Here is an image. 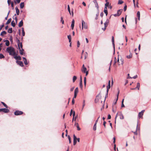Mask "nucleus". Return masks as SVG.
Segmentation results:
<instances>
[{"instance_id":"5fc2aeb1","label":"nucleus","mask_w":151,"mask_h":151,"mask_svg":"<svg viewBox=\"0 0 151 151\" xmlns=\"http://www.w3.org/2000/svg\"><path fill=\"white\" fill-rule=\"evenodd\" d=\"M11 1L10 0H8L7 1V3L9 6L10 5V3H11Z\"/></svg>"},{"instance_id":"393cba45","label":"nucleus","mask_w":151,"mask_h":151,"mask_svg":"<svg viewBox=\"0 0 151 151\" xmlns=\"http://www.w3.org/2000/svg\"><path fill=\"white\" fill-rule=\"evenodd\" d=\"M20 6L21 9H22L24 6V2H22L20 3Z\"/></svg>"},{"instance_id":"e433bc0d","label":"nucleus","mask_w":151,"mask_h":151,"mask_svg":"<svg viewBox=\"0 0 151 151\" xmlns=\"http://www.w3.org/2000/svg\"><path fill=\"white\" fill-rule=\"evenodd\" d=\"M77 79V77L76 76H74L73 77V81L74 82Z\"/></svg>"},{"instance_id":"4d7b16f0","label":"nucleus","mask_w":151,"mask_h":151,"mask_svg":"<svg viewBox=\"0 0 151 151\" xmlns=\"http://www.w3.org/2000/svg\"><path fill=\"white\" fill-rule=\"evenodd\" d=\"M127 8V6L126 5L125 6L124 8V12L126 10Z\"/></svg>"},{"instance_id":"f8f14e48","label":"nucleus","mask_w":151,"mask_h":151,"mask_svg":"<svg viewBox=\"0 0 151 151\" xmlns=\"http://www.w3.org/2000/svg\"><path fill=\"white\" fill-rule=\"evenodd\" d=\"M17 63H18V64L20 66L22 67L23 66V64L22 62L19 61H17Z\"/></svg>"},{"instance_id":"680f3d73","label":"nucleus","mask_w":151,"mask_h":151,"mask_svg":"<svg viewBox=\"0 0 151 151\" xmlns=\"http://www.w3.org/2000/svg\"><path fill=\"white\" fill-rule=\"evenodd\" d=\"M114 65L116 63V59L115 57L114 58Z\"/></svg>"},{"instance_id":"8fccbe9b","label":"nucleus","mask_w":151,"mask_h":151,"mask_svg":"<svg viewBox=\"0 0 151 151\" xmlns=\"http://www.w3.org/2000/svg\"><path fill=\"white\" fill-rule=\"evenodd\" d=\"M4 57V55H3L2 54H0V59H1L2 58H3Z\"/></svg>"},{"instance_id":"b1692460","label":"nucleus","mask_w":151,"mask_h":151,"mask_svg":"<svg viewBox=\"0 0 151 151\" xmlns=\"http://www.w3.org/2000/svg\"><path fill=\"white\" fill-rule=\"evenodd\" d=\"M23 61L24 64L26 65H27L28 63L27 62L26 59L24 57H23Z\"/></svg>"},{"instance_id":"cd10ccee","label":"nucleus","mask_w":151,"mask_h":151,"mask_svg":"<svg viewBox=\"0 0 151 151\" xmlns=\"http://www.w3.org/2000/svg\"><path fill=\"white\" fill-rule=\"evenodd\" d=\"M95 5V7L96 8L97 10L99 11V6L98 4V3L94 4Z\"/></svg>"},{"instance_id":"e2e57ef3","label":"nucleus","mask_w":151,"mask_h":151,"mask_svg":"<svg viewBox=\"0 0 151 151\" xmlns=\"http://www.w3.org/2000/svg\"><path fill=\"white\" fill-rule=\"evenodd\" d=\"M72 104H74V100L73 98V99H72Z\"/></svg>"},{"instance_id":"bf43d9fd","label":"nucleus","mask_w":151,"mask_h":151,"mask_svg":"<svg viewBox=\"0 0 151 151\" xmlns=\"http://www.w3.org/2000/svg\"><path fill=\"white\" fill-rule=\"evenodd\" d=\"M11 6L13 8V9L14 7V4L13 2H11Z\"/></svg>"},{"instance_id":"864d4df0","label":"nucleus","mask_w":151,"mask_h":151,"mask_svg":"<svg viewBox=\"0 0 151 151\" xmlns=\"http://www.w3.org/2000/svg\"><path fill=\"white\" fill-rule=\"evenodd\" d=\"M74 26V24H71V28L72 29H73Z\"/></svg>"},{"instance_id":"3c124183","label":"nucleus","mask_w":151,"mask_h":151,"mask_svg":"<svg viewBox=\"0 0 151 151\" xmlns=\"http://www.w3.org/2000/svg\"><path fill=\"white\" fill-rule=\"evenodd\" d=\"M61 21L62 22V24H64V21L63 20V17H61Z\"/></svg>"},{"instance_id":"a19ab883","label":"nucleus","mask_w":151,"mask_h":151,"mask_svg":"<svg viewBox=\"0 0 151 151\" xmlns=\"http://www.w3.org/2000/svg\"><path fill=\"white\" fill-rule=\"evenodd\" d=\"M83 27H84V28L85 29H87L88 28V25L87 24H85L84 25V26H83Z\"/></svg>"},{"instance_id":"39448f33","label":"nucleus","mask_w":151,"mask_h":151,"mask_svg":"<svg viewBox=\"0 0 151 151\" xmlns=\"http://www.w3.org/2000/svg\"><path fill=\"white\" fill-rule=\"evenodd\" d=\"M117 62H118V65H123L124 63L123 59L122 58H121L119 60V58H118Z\"/></svg>"},{"instance_id":"0eeeda50","label":"nucleus","mask_w":151,"mask_h":151,"mask_svg":"<svg viewBox=\"0 0 151 151\" xmlns=\"http://www.w3.org/2000/svg\"><path fill=\"white\" fill-rule=\"evenodd\" d=\"M9 109L5 108L0 109V112L3 111L5 113H7L9 112Z\"/></svg>"},{"instance_id":"de8ad7c7","label":"nucleus","mask_w":151,"mask_h":151,"mask_svg":"<svg viewBox=\"0 0 151 151\" xmlns=\"http://www.w3.org/2000/svg\"><path fill=\"white\" fill-rule=\"evenodd\" d=\"M119 93V91H118V93H117V98L116 99V101H117L118 100Z\"/></svg>"},{"instance_id":"7c9ffc66","label":"nucleus","mask_w":151,"mask_h":151,"mask_svg":"<svg viewBox=\"0 0 151 151\" xmlns=\"http://www.w3.org/2000/svg\"><path fill=\"white\" fill-rule=\"evenodd\" d=\"M11 25L13 27H14L15 26V23L14 22V21H12L11 22Z\"/></svg>"},{"instance_id":"412c9836","label":"nucleus","mask_w":151,"mask_h":151,"mask_svg":"<svg viewBox=\"0 0 151 151\" xmlns=\"http://www.w3.org/2000/svg\"><path fill=\"white\" fill-rule=\"evenodd\" d=\"M15 9L16 10V12L17 14V15H19V9H18V8L17 7H15Z\"/></svg>"},{"instance_id":"c9c22d12","label":"nucleus","mask_w":151,"mask_h":151,"mask_svg":"<svg viewBox=\"0 0 151 151\" xmlns=\"http://www.w3.org/2000/svg\"><path fill=\"white\" fill-rule=\"evenodd\" d=\"M11 18L9 19L7 21V22L6 23V24H9L11 22Z\"/></svg>"},{"instance_id":"a878e982","label":"nucleus","mask_w":151,"mask_h":151,"mask_svg":"<svg viewBox=\"0 0 151 151\" xmlns=\"http://www.w3.org/2000/svg\"><path fill=\"white\" fill-rule=\"evenodd\" d=\"M6 32L4 31L1 32V33L0 35L1 36H3L4 35L6 34Z\"/></svg>"},{"instance_id":"0e129e2a","label":"nucleus","mask_w":151,"mask_h":151,"mask_svg":"<svg viewBox=\"0 0 151 151\" xmlns=\"http://www.w3.org/2000/svg\"><path fill=\"white\" fill-rule=\"evenodd\" d=\"M80 45V44L79 41H78L77 42V47H79Z\"/></svg>"},{"instance_id":"79ce46f5","label":"nucleus","mask_w":151,"mask_h":151,"mask_svg":"<svg viewBox=\"0 0 151 151\" xmlns=\"http://www.w3.org/2000/svg\"><path fill=\"white\" fill-rule=\"evenodd\" d=\"M20 1H21V0H14V2L15 3V4H16L17 3H19Z\"/></svg>"},{"instance_id":"aec40b11","label":"nucleus","mask_w":151,"mask_h":151,"mask_svg":"<svg viewBox=\"0 0 151 151\" xmlns=\"http://www.w3.org/2000/svg\"><path fill=\"white\" fill-rule=\"evenodd\" d=\"M75 125L77 127V130H80L81 129L79 127L78 124V123H75Z\"/></svg>"},{"instance_id":"2f4dec72","label":"nucleus","mask_w":151,"mask_h":151,"mask_svg":"<svg viewBox=\"0 0 151 151\" xmlns=\"http://www.w3.org/2000/svg\"><path fill=\"white\" fill-rule=\"evenodd\" d=\"M139 87H140V83H137V86H136V88H137L139 90Z\"/></svg>"},{"instance_id":"09e8293b","label":"nucleus","mask_w":151,"mask_h":151,"mask_svg":"<svg viewBox=\"0 0 151 151\" xmlns=\"http://www.w3.org/2000/svg\"><path fill=\"white\" fill-rule=\"evenodd\" d=\"M13 18L14 19H17V17H16V14H15L14 16L13 17Z\"/></svg>"},{"instance_id":"603ef678","label":"nucleus","mask_w":151,"mask_h":151,"mask_svg":"<svg viewBox=\"0 0 151 151\" xmlns=\"http://www.w3.org/2000/svg\"><path fill=\"white\" fill-rule=\"evenodd\" d=\"M138 128V125H137V129H136V131L134 132V134H135L136 135H137V130Z\"/></svg>"},{"instance_id":"f257e3e1","label":"nucleus","mask_w":151,"mask_h":151,"mask_svg":"<svg viewBox=\"0 0 151 151\" xmlns=\"http://www.w3.org/2000/svg\"><path fill=\"white\" fill-rule=\"evenodd\" d=\"M6 52L9 53V55H14L16 54L15 50L12 47H9L6 48Z\"/></svg>"},{"instance_id":"49530a36","label":"nucleus","mask_w":151,"mask_h":151,"mask_svg":"<svg viewBox=\"0 0 151 151\" xmlns=\"http://www.w3.org/2000/svg\"><path fill=\"white\" fill-rule=\"evenodd\" d=\"M1 103L6 108H8V106H7V105L6 104H5L4 102H2Z\"/></svg>"},{"instance_id":"a18cd8bd","label":"nucleus","mask_w":151,"mask_h":151,"mask_svg":"<svg viewBox=\"0 0 151 151\" xmlns=\"http://www.w3.org/2000/svg\"><path fill=\"white\" fill-rule=\"evenodd\" d=\"M86 23L83 20H82V27H83L84 26V25Z\"/></svg>"},{"instance_id":"2eb2a0df","label":"nucleus","mask_w":151,"mask_h":151,"mask_svg":"<svg viewBox=\"0 0 151 151\" xmlns=\"http://www.w3.org/2000/svg\"><path fill=\"white\" fill-rule=\"evenodd\" d=\"M19 52L21 55H23L24 53V50L22 49H19Z\"/></svg>"},{"instance_id":"4468645a","label":"nucleus","mask_w":151,"mask_h":151,"mask_svg":"<svg viewBox=\"0 0 151 151\" xmlns=\"http://www.w3.org/2000/svg\"><path fill=\"white\" fill-rule=\"evenodd\" d=\"M4 42H5V45H6L7 46H8L9 45V42L8 40H6L4 41Z\"/></svg>"},{"instance_id":"6e6552de","label":"nucleus","mask_w":151,"mask_h":151,"mask_svg":"<svg viewBox=\"0 0 151 151\" xmlns=\"http://www.w3.org/2000/svg\"><path fill=\"white\" fill-rule=\"evenodd\" d=\"M14 114L16 115H19L22 114L23 112L20 111H16L14 112Z\"/></svg>"},{"instance_id":"dca6fc26","label":"nucleus","mask_w":151,"mask_h":151,"mask_svg":"<svg viewBox=\"0 0 151 151\" xmlns=\"http://www.w3.org/2000/svg\"><path fill=\"white\" fill-rule=\"evenodd\" d=\"M119 116L120 119H124V116L123 114L121 112L119 113Z\"/></svg>"},{"instance_id":"1a4fd4ad","label":"nucleus","mask_w":151,"mask_h":151,"mask_svg":"<svg viewBox=\"0 0 151 151\" xmlns=\"http://www.w3.org/2000/svg\"><path fill=\"white\" fill-rule=\"evenodd\" d=\"M68 11L70 14V15L72 14V16H73V11H72L71 12H70V6H69V5H68Z\"/></svg>"},{"instance_id":"7ed1b4c3","label":"nucleus","mask_w":151,"mask_h":151,"mask_svg":"<svg viewBox=\"0 0 151 151\" xmlns=\"http://www.w3.org/2000/svg\"><path fill=\"white\" fill-rule=\"evenodd\" d=\"M109 21V19H107L105 22L104 23V28H102V29L104 31L106 29V27H107Z\"/></svg>"},{"instance_id":"774afa93","label":"nucleus","mask_w":151,"mask_h":151,"mask_svg":"<svg viewBox=\"0 0 151 151\" xmlns=\"http://www.w3.org/2000/svg\"><path fill=\"white\" fill-rule=\"evenodd\" d=\"M137 77V76L136 75L135 76H134V77H133L132 78H133L134 79H135Z\"/></svg>"},{"instance_id":"f3484780","label":"nucleus","mask_w":151,"mask_h":151,"mask_svg":"<svg viewBox=\"0 0 151 151\" xmlns=\"http://www.w3.org/2000/svg\"><path fill=\"white\" fill-rule=\"evenodd\" d=\"M23 25V22L22 20L19 23V27H21Z\"/></svg>"},{"instance_id":"c03bdc74","label":"nucleus","mask_w":151,"mask_h":151,"mask_svg":"<svg viewBox=\"0 0 151 151\" xmlns=\"http://www.w3.org/2000/svg\"><path fill=\"white\" fill-rule=\"evenodd\" d=\"M123 3V1H122V0H119L118 1V4H122Z\"/></svg>"},{"instance_id":"20e7f679","label":"nucleus","mask_w":151,"mask_h":151,"mask_svg":"<svg viewBox=\"0 0 151 151\" xmlns=\"http://www.w3.org/2000/svg\"><path fill=\"white\" fill-rule=\"evenodd\" d=\"M101 96L100 95V93H99L98 95L96 96V98L95 100V102L96 103L99 102V99H101Z\"/></svg>"},{"instance_id":"9d476101","label":"nucleus","mask_w":151,"mask_h":151,"mask_svg":"<svg viewBox=\"0 0 151 151\" xmlns=\"http://www.w3.org/2000/svg\"><path fill=\"white\" fill-rule=\"evenodd\" d=\"M145 111L144 110H143L141 112H139V113L138 116L140 118L142 117L143 114V113Z\"/></svg>"},{"instance_id":"473e14b6","label":"nucleus","mask_w":151,"mask_h":151,"mask_svg":"<svg viewBox=\"0 0 151 151\" xmlns=\"http://www.w3.org/2000/svg\"><path fill=\"white\" fill-rule=\"evenodd\" d=\"M96 124H95L94 125V126H93V129L94 131H95L96 130Z\"/></svg>"},{"instance_id":"338daca9","label":"nucleus","mask_w":151,"mask_h":151,"mask_svg":"<svg viewBox=\"0 0 151 151\" xmlns=\"http://www.w3.org/2000/svg\"><path fill=\"white\" fill-rule=\"evenodd\" d=\"M68 40L71 39V37L70 35H68Z\"/></svg>"},{"instance_id":"bb28decb","label":"nucleus","mask_w":151,"mask_h":151,"mask_svg":"<svg viewBox=\"0 0 151 151\" xmlns=\"http://www.w3.org/2000/svg\"><path fill=\"white\" fill-rule=\"evenodd\" d=\"M78 91V87H77L76 88L74 91V93L77 94Z\"/></svg>"},{"instance_id":"4be33fe9","label":"nucleus","mask_w":151,"mask_h":151,"mask_svg":"<svg viewBox=\"0 0 151 151\" xmlns=\"http://www.w3.org/2000/svg\"><path fill=\"white\" fill-rule=\"evenodd\" d=\"M104 13L106 14V16H107V14H108L107 8H106V7L104 8Z\"/></svg>"},{"instance_id":"13d9d810","label":"nucleus","mask_w":151,"mask_h":151,"mask_svg":"<svg viewBox=\"0 0 151 151\" xmlns=\"http://www.w3.org/2000/svg\"><path fill=\"white\" fill-rule=\"evenodd\" d=\"M73 110L72 109H71V111H70V116H71L72 114V113H73Z\"/></svg>"},{"instance_id":"37998d69","label":"nucleus","mask_w":151,"mask_h":151,"mask_svg":"<svg viewBox=\"0 0 151 151\" xmlns=\"http://www.w3.org/2000/svg\"><path fill=\"white\" fill-rule=\"evenodd\" d=\"M112 44L114 46V40L113 37H112Z\"/></svg>"},{"instance_id":"9b49d317","label":"nucleus","mask_w":151,"mask_h":151,"mask_svg":"<svg viewBox=\"0 0 151 151\" xmlns=\"http://www.w3.org/2000/svg\"><path fill=\"white\" fill-rule=\"evenodd\" d=\"M77 142V140H76V137L75 136V135H73V145H75Z\"/></svg>"},{"instance_id":"c85d7f7f","label":"nucleus","mask_w":151,"mask_h":151,"mask_svg":"<svg viewBox=\"0 0 151 151\" xmlns=\"http://www.w3.org/2000/svg\"><path fill=\"white\" fill-rule=\"evenodd\" d=\"M106 3L105 4V7L107 8V7H108L109 5V3L108 1H106Z\"/></svg>"},{"instance_id":"f704fd0d","label":"nucleus","mask_w":151,"mask_h":151,"mask_svg":"<svg viewBox=\"0 0 151 151\" xmlns=\"http://www.w3.org/2000/svg\"><path fill=\"white\" fill-rule=\"evenodd\" d=\"M132 57V53H130V55H127V58L129 59L131 58Z\"/></svg>"},{"instance_id":"69168bd1","label":"nucleus","mask_w":151,"mask_h":151,"mask_svg":"<svg viewBox=\"0 0 151 151\" xmlns=\"http://www.w3.org/2000/svg\"><path fill=\"white\" fill-rule=\"evenodd\" d=\"M3 46V44L2 43H1L0 44V51L1 49V47H2Z\"/></svg>"},{"instance_id":"ddd939ff","label":"nucleus","mask_w":151,"mask_h":151,"mask_svg":"<svg viewBox=\"0 0 151 151\" xmlns=\"http://www.w3.org/2000/svg\"><path fill=\"white\" fill-rule=\"evenodd\" d=\"M80 86L81 88H82L83 87L82 83V77L81 76L80 77Z\"/></svg>"},{"instance_id":"6e6d98bb","label":"nucleus","mask_w":151,"mask_h":151,"mask_svg":"<svg viewBox=\"0 0 151 151\" xmlns=\"http://www.w3.org/2000/svg\"><path fill=\"white\" fill-rule=\"evenodd\" d=\"M68 138L69 141V143H71V138L70 136L69 135L68 136Z\"/></svg>"},{"instance_id":"72a5a7b5","label":"nucleus","mask_w":151,"mask_h":151,"mask_svg":"<svg viewBox=\"0 0 151 151\" xmlns=\"http://www.w3.org/2000/svg\"><path fill=\"white\" fill-rule=\"evenodd\" d=\"M82 71L85 73V72L87 71L86 68H82Z\"/></svg>"},{"instance_id":"f03ea898","label":"nucleus","mask_w":151,"mask_h":151,"mask_svg":"<svg viewBox=\"0 0 151 151\" xmlns=\"http://www.w3.org/2000/svg\"><path fill=\"white\" fill-rule=\"evenodd\" d=\"M110 81H109L108 82V85L107 86V91H106V93L105 96V99L106 97H107L108 96V93L109 91V89H110Z\"/></svg>"},{"instance_id":"423d86ee","label":"nucleus","mask_w":151,"mask_h":151,"mask_svg":"<svg viewBox=\"0 0 151 151\" xmlns=\"http://www.w3.org/2000/svg\"><path fill=\"white\" fill-rule=\"evenodd\" d=\"M19 49L22 48V42H20L19 40H18L17 41Z\"/></svg>"},{"instance_id":"a211bd4d","label":"nucleus","mask_w":151,"mask_h":151,"mask_svg":"<svg viewBox=\"0 0 151 151\" xmlns=\"http://www.w3.org/2000/svg\"><path fill=\"white\" fill-rule=\"evenodd\" d=\"M122 12V9H119L118 10L117 14L118 16H119L121 14Z\"/></svg>"},{"instance_id":"58836bf2","label":"nucleus","mask_w":151,"mask_h":151,"mask_svg":"<svg viewBox=\"0 0 151 151\" xmlns=\"http://www.w3.org/2000/svg\"><path fill=\"white\" fill-rule=\"evenodd\" d=\"M22 35L23 36H24L25 35V32L24 31L23 28H22Z\"/></svg>"},{"instance_id":"052dcab7","label":"nucleus","mask_w":151,"mask_h":151,"mask_svg":"<svg viewBox=\"0 0 151 151\" xmlns=\"http://www.w3.org/2000/svg\"><path fill=\"white\" fill-rule=\"evenodd\" d=\"M111 116L110 114H109L108 116V119H110L111 118Z\"/></svg>"},{"instance_id":"6ab92c4d","label":"nucleus","mask_w":151,"mask_h":151,"mask_svg":"<svg viewBox=\"0 0 151 151\" xmlns=\"http://www.w3.org/2000/svg\"><path fill=\"white\" fill-rule=\"evenodd\" d=\"M14 58L16 60H21V57L20 56H15L14 57Z\"/></svg>"},{"instance_id":"c756f323","label":"nucleus","mask_w":151,"mask_h":151,"mask_svg":"<svg viewBox=\"0 0 151 151\" xmlns=\"http://www.w3.org/2000/svg\"><path fill=\"white\" fill-rule=\"evenodd\" d=\"M8 32L9 33H11L12 32V28H9L8 30Z\"/></svg>"},{"instance_id":"ea45409f","label":"nucleus","mask_w":151,"mask_h":151,"mask_svg":"<svg viewBox=\"0 0 151 151\" xmlns=\"http://www.w3.org/2000/svg\"><path fill=\"white\" fill-rule=\"evenodd\" d=\"M86 77L84 78V84L85 86H86Z\"/></svg>"},{"instance_id":"4c0bfd02","label":"nucleus","mask_w":151,"mask_h":151,"mask_svg":"<svg viewBox=\"0 0 151 151\" xmlns=\"http://www.w3.org/2000/svg\"><path fill=\"white\" fill-rule=\"evenodd\" d=\"M85 105V100H83V103L82 109H83V108L84 107Z\"/></svg>"},{"instance_id":"5701e85b","label":"nucleus","mask_w":151,"mask_h":151,"mask_svg":"<svg viewBox=\"0 0 151 151\" xmlns=\"http://www.w3.org/2000/svg\"><path fill=\"white\" fill-rule=\"evenodd\" d=\"M137 16L138 17V19L139 20H140V13L138 11L137 13Z\"/></svg>"}]
</instances>
